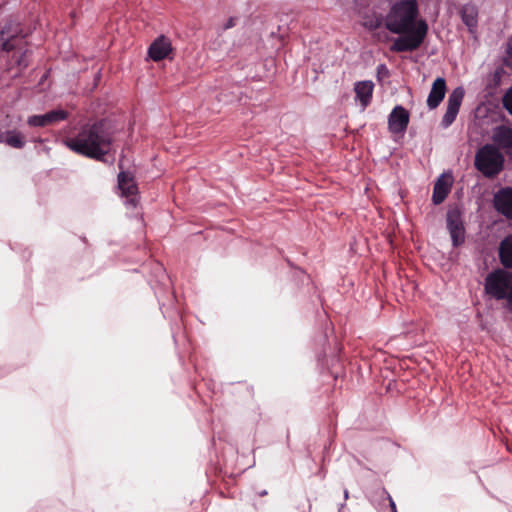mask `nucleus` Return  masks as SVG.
<instances>
[{"instance_id": "nucleus-1", "label": "nucleus", "mask_w": 512, "mask_h": 512, "mask_svg": "<svg viewBox=\"0 0 512 512\" xmlns=\"http://www.w3.org/2000/svg\"><path fill=\"white\" fill-rule=\"evenodd\" d=\"M387 30L400 35L390 50L395 53L413 52L418 50L428 33V24L419 18L416 0H400L394 3L384 19Z\"/></svg>"}, {"instance_id": "nucleus-2", "label": "nucleus", "mask_w": 512, "mask_h": 512, "mask_svg": "<svg viewBox=\"0 0 512 512\" xmlns=\"http://www.w3.org/2000/svg\"><path fill=\"white\" fill-rule=\"evenodd\" d=\"M66 146L77 154L104 161L113 146V135L108 124L101 120L84 125L78 134L66 140Z\"/></svg>"}, {"instance_id": "nucleus-3", "label": "nucleus", "mask_w": 512, "mask_h": 512, "mask_svg": "<svg viewBox=\"0 0 512 512\" xmlns=\"http://www.w3.org/2000/svg\"><path fill=\"white\" fill-rule=\"evenodd\" d=\"M505 158L500 150L492 144H485L475 154V168L486 178H494L504 168Z\"/></svg>"}, {"instance_id": "nucleus-4", "label": "nucleus", "mask_w": 512, "mask_h": 512, "mask_svg": "<svg viewBox=\"0 0 512 512\" xmlns=\"http://www.w3.org/2000/svg\"><path fill=\"white\" fill-rule=\"evenodd\" d=\"M484 289L486 294L496 300H512V272L505 269H496L485 278Z\"/></svg>"}, {"instance_id": "nucleus-5", "label": "nucleus", "mask_w": 512, "mask_h": 512, "mask_svg": "<svg viewBox=\"0 0 512 512\" xmlns=\"http://www.w3.org/2000/svg\"><path fill=\"white\" fill-rule=\"evenodd\" d=\"M19 33V25L16 23H11L9 26L4 27L1 31L2 49L7 52L14 51L12 60L18 66L26 67V51L23 52L25 42L23 36H18Z\"/></svg>"}, {"instance_id": "nucleus-6", "label": "nucleus", "mask_w": 512, "mask_h": 512, "mask_svg": "<svg viewBox=\"0 0 512 512\" xmlns=\"http://www.w3.org/2000/svg\"><path fill=\"white\" fill-rule=\"evenodd\" d=\"M447 229L452 238L454 247H458L465 240V229L463 226L461 211L458 207L450 208L447 212Z\"/></svg>"}, {"instance_id": "nucleus-7", "label": "nucleus", "mask_w": 512, "mask_h": 512, "mask_svg": "<svg viewBox=\"0 0 512 512\" xmlns=\"http://www.w3.org/2000/svg\"><path fill=\"white\" fill-rule=\"evenodd\" d=\"M464 94L465 92L462 87H457L450 93L447 101V109L441 121V125L444 128H448L455 121L462 104Z\"/></svg>"}, {"instance_id": "nucleus-8", "label": "nucleus", "mask_w": 512, "mask_h": 512, "mask_svg": "<svg viewBox=\"0 0 512 512\" xmlns=\"http://www.w3.org/2000/svg\"><path fill=\"white\" fill-rule=\"evenodd\" d=\"M495 210L512 221V187L500 188L493 197Z\"/></svg>"}, {"instance_id": "nucleus-9", "label": "nucleus", "mask_w": 512, "mask_h": 512, "mask_svg": "<svg viewBox=\"0 0 512 512\" xmlns=\"http://www.w3.org/2000/svg\"><path fill=\"white\" fill-rule=\"evenodd\" d=\"M117 178L121 195L130 198L129 202L132 205H136L135 196L138 194V186L134 176L128 171H121Z\"/></svg>"}, {"instance_id": "nucleus-10", "label": "nucleus", "mask_w": 512, "mask_h": 512, "mask_svg": "<svg viewBox=\"0 0 512 512\" xmlns=\"http://www.w3.org/2000/svg\"><path fill=\"white\" fill-rule=\"evenodd\" d=\"M172 52L171 41L161 35L157 37L149 46L148 55L153 61H161L169 56Z\"/></svg>"}, {"instance_id": "nucleus-11", "label": "nucleus", "mask_w": 512, "mask_h": 512, "mask_svg": "<svg viewBox=\"0 0 512 512\" xmlns=\"http://www.w3.org/2000/svg\"><path fill=\"white\" fill-rule=\"evenodd\" d=\"M409 124V113L402 106H396L389 115L388 125L392 133H402Z\"/></svg>"}, {"instance_id": "nucleus-12", "label": "nucleus", "mask_w": 512, "mask_h": 512, "mask_svg": "<svg viewBox=\"0 0 512 512\" xmlns=\"http://www.w3.org/2000/svg\"><path fill=\"white\" fill-rule=\"evenodd\" d=\"M492 140L498 149L506 153H512V129L505 125L497 126L492 135Z\"/></svg>"}, {"instance_id": "nucleus-13", "label": "nucleus", "mask_w": 512, "mask_h": 512, "mask_svg": "<svg viewBox=\"0 0 512 512\" xmlns=\"http://www.w3.org/2000/svg\"><path fill=\"white\" fill-rule=\"evenodd\" d=\"M446 81L442 77H438L432 84L430 93L427 98V106L430 109H436L446 94Z\"/></svg>"}, {"instance_id": "nucleus-14", "label": "nucleus", "mask_w": 512, "mask_h": 512, "mask_svg": "<svg viewBox=\"0 0 512 512\" xmlns=\"http://www.w3.org/2000/svg\"><path fill=\"white\" fill-rule=\"evenodd\" d=\"M64 119V112L61 110L51 111L44 115H34L28 118L27 123L32 127H45Z\"/></svg>"}, {"instance_id": "nucleus-15", "label": "nucleus", "mask_w": 512, "mask_h": 512, "mask_svg": "<svg viewBox=\"0 0 512 512\" xmlns=\"http://www.w3.org/2000/svg\"><path fill=\"white\" fill-rule=\"evenodd\" d=\"M374 84L372 81H360L355 84L356 98L360 101L363 108H366L372 99Z\"/></svg>"}, {"instance_id": "nucleus-16", "label": "nucleus", "mask_w": 512, "mask_h": 512, "mask_svg": "<svg viewBox=\"0 0 512 512\" xmlns=\"http://www.w3.org/2000/svg\"><path fill=\"white\" fill-rule=\"evenodd\" d=\"M451 190V181L449 178H445L444 176H441L434 184L433 187V195H432V201L435 205L441 204Z\"/></svg>"}, {"instance_id": "nucleus-17", "label": "nucleus", "mask_w": 512, "mask_h": 512, "mask_svg": "<svg viewBox=\"0 0 512 512\" xmlns=\"http://www.w3.org/2000/svg\"><path fill=\"white\" fill-rule=\"evenodd\" d=\"M499 260L505 269H512V233L508 234L499 245Z\"/></svg>"}, {"instance_id": "nucleus-18", "label": "nucleus", "mask_w": 512, "mask_h": 512, "mask_svg": "<svg viewBox=\"0 0 512 512\" xmlns=\"http://www.w3.org/2000/svg\"><path fill=\"white\" fill-rule=\"evenodd\" d=\"M477 9L474 5L467 4L461 9V18L465 25L472 30L477 25Z\"/></svg>"}, {"instance_id": "nucleus-19", "label": "nucleus", "mask_w": 512, "mask_h": 512, "mask_svg": "<svg viewBox=\"0 0 512 512\" xmlns=\"http://www.w3.org/2000/svg\"><path fill=\"white\" fill-rule=\"evenodd\" d=\"M3 141L14 148H22L24 146L22 135L16 131L8 132Z\"/></svg>"}, {"instance_id": "nucleus-20", "label": "nucleus", "mask_w": 512, "mask_h": 512, "mask_svg": "<svg viewBox=\"0 0 512 512\" xmlns=\"http://www.w3.org/2000/svg\"><path fill=\"white\" fill-rule=\"evenodd\" d=\"M503 106L512 115V87L503 96Z\"/></svg>"}, {"instance_id": "nucleus-21", "label": "nucleus", "mask_w": 512, "mask_h": 512, "mask_svg": "<svg viewBox=\"0 0 512 512\" xmlns=\"http://www.w3.org/2000/svg\"><path fill=\"white\" fill-rule=\"evenodd\" d=\"M236 25V18L230 17L227 22L223 26V30H228L230 28H233Z\"/></svg>"}, {"instance_id": "nucleus-22", "label": "nucleus", "mask_w": 512, "mask_h": 512, "mask_svg": "<svg viewBox=\"0 0 512 512\" xmlns=\"http://www.w3.org/2000/svg\"><path fill=\"white\" fill-rule=\"evenodd\" d=\"M380 25H381V20L376 19L375 21L370 22L369 27L376 29V28L380 27Z\"/></svg>"}, {"instance_id": "nucleus-23", "label": "nucleus", "mask_w": 512, "mask_h": 512, "mask_svg": "<svg viewBox=\"0 0 512 512\" xmlns=\"http://www.w3.org/2000/svg\"><path fill=\"white\" fill-rule=\"evenodd\" d=\"M389 500H390V506H391L392 512H397L396 505H395L394 501L392 500L391 497H389Z\"/></svg>"}, {"instance_id": "nucleus-24", "label": "nucleus", "mask_w": 512, "mask_h": 512, "mask_svg": "<svg viewBox=\"0 0 512 512\" xmlns=\"http://www.w3.org/2000/svg\"><path fill=\"white\" fill-rule=\"evenodd\" d=\"M75 61V57L66 59V62H68V66L70 67L71 64Z\"/></svg>"}, {"instance_id": "nucleus-25", "label": "nucleus", "mask_w": 512, "mask_h": 512, "mask_svg": "<svg viewBox=\"0 0 512 512\" xmlns=\"http://www.w3.org/2000/svg\"><path fill=\"white\" fill-rule=\"evenodd\" d=\"M509 305H510V306H511V308H512V299H511V302L509 303Z\"/></svg>"}]
</instances>
